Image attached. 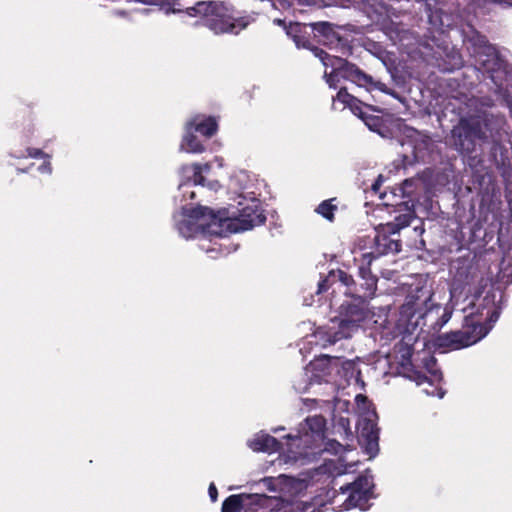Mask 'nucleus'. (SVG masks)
Segmentation results:
<instances>
[{
  "label": "nucleus",
  "instance_id": "obj_1",
  "mask_svg": "<svg viewBox=\"0 0 512 512\" xmlns=\"http://www.w3.org/2000/svg\"><path fill=\"white\" fill-rule=\"evenodd\" d=\"M434 293L425 286L416 287L405 298L399 310L398 325L405 332L412 333L418 327L421 331L439 332L451 319L453 309L448 305L444 308L432 301Z\"/></svg>",
  "mask_w": 512,
  "mask_h": 512
},
{
  "label": "nucleus",
  "instance_id": "obj_2",
  "mask_svg": "<svg viewBox=\"0 0 512 512\" xmlns=\"http://www.w3.org/2000/svg\"><path fill=\"white\" fill-rule=\"evenodd\" d=\"M190 17L204 18L207 26L215 34H239L254 21L248 15L235 16L229 8L220 1H198L193 6L185 8Z\"/></svg>",
  "mask_w": 512,
  "mask_h": 512
},
{
  "label": "nucleus",
  "instance_id": "obj_3",
  "mask_svg": "<svg viewBox=\"0 0 512 512\" xmlns=\"http://www.w3.org/2000/svg\"><path fill=\"white\" fill-rule=\"evenodd\" d=\"M190 217L195 220L208 219L210 224H219L224 226L227 223V227L231 232L245 231L264 224L266 216L261 208V205L257 201H253L251 204L244 206L239 210V215L235 218L229 216L227 209H221L214 211L213 209L206 206H198L191 210Z\"/></svg>",
  "mask_w": 512,
  "mask_h": 512
},
{
  "label": "nucleus",
  "instance_id": "obj_4",
  "mask_svg": "<svg viewBox=\"0 0 512 512\" xmlns=\"http://www.w3.org/2000/svg\"><path fill=\"white\" fill-rule=\"evenodd\" d=\"M329 64L331 71H325L324 78L330 88L336 89L340 80L343 79L363 87L367 91L379 90L392 96L395 95V92L388 88L385 83L374 80L371 75L365 73L356 64L349 62L347 59L338 57L333 60V63Z\"/></svg>",
  "mask_w": 512,
  "mask_h": 512
},
{
  "label": "nucleus",
  "instance_id": "obj_5",
  "mask_svg": "<svg viewBox=\"0 0 512 512\" xmlns=\"http://www.w3.org/2000/svg\"><path fill=\"white\" fill-rule=\"evenodd\" d=\"M350 296V300H346L340 305L338 316L333 320V322L338 321V328L336 330L330 328L327 333L330 344L350 338L369 315L368 301L357 295Z\"/></svg>",
  "mask_w": 512,
  "mask_h": 512
},
{
  "label": "nucleus",
  "instance_id": "obj_6",
  "mask_svg": "<svg viewBox=\"0 0 512 512\" xmlns=\"http://www.w3.org/2000/svg\"><path fill=\"white\" fill-rule=\"evenodd\" d=\"M489 331V325H482L475 320L473 315H465L461 329L438 335L435 344L439 348L460 350L476 344Z\"/></svg>",
  "mask_w": 512,
  "mask_h": 512
},
{
  "label": "nucleus",
  "instance_id": "obj_7",
  "mask_svg": "<svg viewBox=\"0 0 512 512\" xmlns=\"http://www.w3.org/2000/svg\"><path fill=\"white\" fill-rule=\"evenodd\" d=\"M463 43L475 57L485 56L487 59L481 61L482 68L493 74L500 70L503 65L497 48L491 44L486 35L480 33L474 26L468 25L462 30Z\"/></svg>",
  "mask_w": 512,
  "mask_h": 512
},
{
  "label": "nucleus",
  "instance_id": "obj_8",
  "mask_svg": "<svg viewBox=\"0 0 512 512\" xmlns=\"http://www.w3.org/2000/svg\"><path fill=\"white\" fill-rule=\"evenodd\" d=\"M498 296L501 298V294L494 288L488 289L484 294L478 293L463 311L467 312L466 315H473L482 325H489L491 330L500 315Z\"/></svg>",
  "mask_w": 512,
  "mask_h": 512
},
{
  "label": "nucleus",
  "instance_id": "obj_9",
  "mask_svg": "<svg viewBox=\"0 0 512 512\" xmlns=\"http://www.w3.org/2000/svg\"><path fill=\"white\" fill-rule=\"evenodd\" d=\"M374 484L372 479L365 475L358 476L352 483L342 485L339 489L342 494H347L343 503L344 509L360 508L366 510L368 502L373 496Z\"/></svg>",
  "mask_w": 512,
  "mask_h": 512
},
{
  "label": "nucleus",
  "instance_id": "obj_10",
  "mask_svg": "<svg viewBox=\"0 0 512 512\" xmlns=\"http://www.w3.org/2000/svg\"><path fill=\"white\" fill-rule=\"evenodd\" d=\"M337 28L336 25L326 21L311 23V32L319 44L349 56L352 54V46L348 37L340 35Z\"/></svg>",
  "mask_w": 512,
  "mask_h": 512
},
{
  "label": "nucleus",
  "instance_id": "obj_11",
  "mask_svg": "<svg viewBox=\"0 0 512 512\" xmlns=\"http://www.w3.org/2000/svg\"><path fill=\"white\" fill-rule=\"evenodd\" d=\"M372 262L373 256L371 254L361 255V265L358 268V276L361 282L353 287V295H357L366 301L372 299L377 290L378 278L371 272Z\"/></svg>",
  "mask_w": 512,
  "mask_h": 512
},
{
  "label": "nucleus",
  "instance_id": "obj_12",
  "mask_svg": "<svg viewBox=\"0 0 512 512\" xmlns=\"http://www.w3.org/2000/svg\"><path fill=\"white\" fill-rule=\"evenodd\" d=\"M480 129L466 120H461L451 131L452 143L456 150L462 154L474 151L476 140L480 137Z\"/></svg>",
  "mask_w": 512,
  "mask_h": 512
},
{
  "label": "nucleus",
  "instance_id": "obj_13",
  "mask_svg": "<svg viewBox=\"0 0 512 512\" xmlns=\"http://www.w3.org/2000/svg\"><path fill=\"white\" fill-rule=\"evenodd\" d=\"M394 235H398L395 230L389 226L381 225L376 230L374 237L373 251L367 252L373 256V261L381 256L398 253L401 250V241L397 238H393Z\"/></svg>",
  "mask_w": 512,
  "mask_h": 512
},
{
  "label": "nucleus",
  "instance_id": "obj_14",
  "mask_svg": "<svg viewBox=\"0 0 512 512\" xmlns=\"http://www.w3.org/2000/svg\"><path fill=\"white\" fill-rule=\"evenodd\" d=\"M244 512H274L281 510L283 499L266 494H247L244 493Z\"/></svg>",
  "mask_w": 512,
  "mask_h": 512
},
{
  "label": "nucleus",
  "instance_id": "obj_15",
  "mask_svg": "<svg viewBox=\"0 0 512 512\" xmlns=\"http://www.w3.org/2000/svg\"><path fill=\"white\" fill-rule=\"evenodd\" d=\"M399 353H401V360L398 365V373L405 378L416 382L421 385L428 380L425 373L417 369L412 363L413 348L410 345L399 344Z\"/></svg>",
  "mask_w": 512,
  "mask_h": 512
},
{
  "label": "nucleus",
  "instance_id": "obj_16",
  "mask_svg": "<svg viewBox=\"0 0 512 512\" xmlns=\"http://www.w3.org/2000/svg\"><path fill=\"white\" fill-rule=\"evenodd\" d=\"M480 205L490 208L500 203L501 189L494 177L486 173L479 180Z\"/></svg>",
  "mask_w": 512,
  "mask_h": 512
},
{
  "label": "nucleus",
  "instance_id": "obj_17",
  "mask_svg": "<svg viewBox=\"0 0 512 512\" xmlns=\"http://www.w3.org/2000/svg\"><path fill=\"white\" fill-rule=\"evenodd\" d=\"M360 442L370 456H375L379 451V428L371 419H364L360 430Z\"/></svg>",
  "mask_w": 512,
  "mask_h": 512
},
{
  "label": "nucleus",
  "instance_id": "obj_18",
  "mask_svg": "<svg viewBox=\"0 0 512 512\" xmlns=\"http://www.w3.org/2000/svg\"><path fill=\"white\" fill-rule=\"evenodd\" d=\"M286 33L292 38L298 48L302 47L305 49L310 48L311 40V24L303 23H290L286 27Z\"/></svg>",
  "mask_w": 512,
  "mask_h": 512
},
{
  "label": "nucleus",
  "instance_id": "obj_19",
  "mask_svg": "<svg viewBox=\"0 0 512 512\" xmlns=\"http://www.w3.org/2000/svg\"><path fill=\"white\" fill-rule=\"evenodd\" d=\"M463 62V57L457 48L445 46L438 66L442 71L452 72L460 69L463 66Z\"/></svg>",
  "mask_w": 512,
  "mask_h": 512
},
{
  "label": "nucleus",
  "instance_id": "obj_20",
  "mask_svg": "<svg viewBox=\"0 0 512 512\" xmlns=\"http://www.w3.org/2000/svg\"><path fill=\"white\" fill-rule=\"evenodd\" d=\"M187 127L207 138H211L218 131V123L213 116L204 117L203 119L200 116H196L187 123Z\"/></svg>",
  "mask_w": 512,
  "mask_h": 512
},
{
  "label": "nucleus",
  "instance_id": "obj_21",
  "mask_svg": "<svg viewBox=\"0 0 512 512\" xmlns=\"http://www.w3.org/2000/svg\"><path fill=\"white\" fill-rule=\"evenodd\" d=\"M250 448L258 452H277L282 447L279 440L269 434L257 435L249 444Z\"/></svg>",
  "mask_w": 512,
  "mask_h": 512
},
{
  "label": "nucleus",
  "instance_id": "obj_22",
  "mask_svg": "<svg viewBox=\"0 0 512 512\" xmlns=\"http://www.w3.org/2000/svg\"><path fill=\"white\" fill-rule=\"evenodd\" d=\"M202 165L193 163L191 165H184L181 167V173L188 180H191L194 185H204L205 178L202 175Z\"/></svg>",
  "mask_w": 512,
  "mask_h": 512
},
{
  "label": "nucleus",
  "instance_id": "obj_23",
  "mask_svg": "<svg viewBox=\"0 0 512 512\" xmlns=\"http://www.w3.org/2000/svg\"><path fill=\"white\" fill-rule=\"evenodd\" d=\"M332 99V107L334 110H344L347 107L349 108L352 103H355L357 98L350 94L346 87H341L336 96H333Z\"/></svg>",
  "mask_w": 512,
  "mask_h": 512
},
{
  "label": "nucleus",
  "instance_id": "obj_24",
  "mask_svg": "<svg viewBox=\"0 0 512 512\" xmlns=\"http://www.w3.org/2000/svg\"><path fill=\"white\" fill-rule=\"evenodd\" d=\"M244 493L228 496L222 503L221 512H244Z\"/></svg>",
  "mask_w": 512,
  "mask_h": 512
},
{
  "label": "nucleus",
  "instance_id": "obj_25",
  "mask_svg": "<svg viewBox=\"0 0 512 512\" xmlns=\"http://www.w3.org/2000/svg\"><path fill=\"white\" fill-rule=\"evenodd\" d=\"M363 122L371 131L377 132L383 137H385L389 132V129L381 116L368 114L367 116H364Z\"/></svg>",
  "mask_w": 512,
  "mask_h": 512
},
{
  "label": "nucleus",
  "instance_id": "obj_26",
  "mask_svg": "<svg viewBox=\"0 0 512 512\" xmlns=\"http://www.w3.org/2000/svg\"><path fill=\"white\" fill-rule=\"evenodd\" d=\"M187 133L183 138L182 147L189 153H202L205 150L204 145L198 140L197 136L193 134V129H188L186 126Z\"/></svg>",
  "mask_w": 512,
  "mask_h": 512
},
{
  "label": "nucleus",
  "instance_id": "obj_27",
  "mask_svg": "<svg viewBox=\"0 0 512 512\" xmlns=\"http://www.w3.org/2000/svg\"><path fill=\"white\" fill-rule=\"evenodd\" d=\"M336 198H331L322 201L317 208L315 209V212L319 215H321L323 218H325L329 222L335 221V212L338 210L337 205L333 204V201H335Z\"/></svg>",
  "mask_w": 512,
  "mask_h": 512
},
{
  "label": "nucleus",
  "instance_id": "obj_28",
  "mask_svg": "<svg viewBox=\"0 0 512 512\" xmlns=\"http://www.w3.org/2000/svg\"><path fill=\"white\" fill-rule=\"evenodd\" d=\"M331 277H334L335 281L337 280L347 287V290L345 291L346 295H353V287L357 286V282L354 280L352 275L348 274L344 270L338 269L336 271H331Z\"/></svg>",
  "mask_w": 512,
  "mask_h": 512
},
{
  "label": "nucleus",
  "instance_id": "obj_29",
  "mask_svg": "<svg viewBox=\"0 0 512 512\" xmlns=\"http://www.w3.org/2000/svg\"><path fill=\"white\" fill-rule=\"evenodd\" d=\"M308 428L315 434H321L324 431L326 420L323 416H312L306 419Z\"/></svg>",
  "mask_w": 512,
  "mask_h": 512
},
{
  "label": "nucleus",
  "instance_id": "obj_30",
  "mask_svg": "<svg viewBox=\"0 0 512 512\" xmlns=\"http://www.w3.org/2000/svg\"><path fill=\"white\" fill-rule=\"evenodd\" d=\"M433 142L431 137L424 134H418V138L415 140L414 150L415 154L423 153L425 151H430L432 148Z\"/></svg>",
  "mask_w": 512,
  "mask_h": 512
},
{
  "label": "nucleus",
  "instance_id": "obj_31",
  "mask_svg": "<svg viewBox=\"0 0 512 512\" xmlns=\"http://www.w3.org/2000/svg\"><path fill=\"white\" fill-rule=\"evenodd\" d=\"M412 216L410 214H400L395 217L393 222H389L386 225L391 229L395 230L399 234V231L405 227H408L411 223Z\"/></svg>",
  "mask_w": 512,
  "mask_h": 512
},
{
  "label": "nucleus",
  "instance_id": "obj_32",
  "mask_svg": "<svg viewBox=\"0 0 512 512\" xmlns=\"http://www.w3.org/2000/svg\"><path fill=\"white\" fill-rule=\"evenodd\" d=\"M349 109L355 116L359 117L362 121H363L364 116L368 115V113L365 112L364 109L373 110V111L376 110L372 105H367V104L363 103L361 100H359L358 98L356 99L355 103H352L351 106H349Z\"/></svg>",
  "mask_w": 512,
  "mask_h": 512
},
{
  "label": "nucleus",
  "instance_id": "obj_33",
  "mask_svg": "<svg viewBox=\"0 0 512 512\" xmlns=\"http://www.w3.org/2000/svg\"><path fill=\"white\" fill-rule=\"evenodd\" d=\"M11 155L18 159L27 158V157L40 159V158L48 157L47 154H45L43 150H41L39 148H32V147L26 148V150L24 152H22V151H20L19 153L14 152Z\"/></svg>",
  "mask_w": 512,
  "mask_h": 512
},
{
  "label": "nucleus",
  "instance_id": "obj_34",
  "mask_svg": "<svg viewBox=\"0 0 512 512\" xmlns=\"http://www.w3.org/2000/svg\"><path fill=\"white\" fill-rule=\"evenodd\" d=\"M309 50H311L313 52V54L318 57L324 66L326 67H330V64L328 63H333V60L334 59H337L339 56H331L329 55L326 51H324L323 49L317 47V46H314V45H310V48H308Z\"/></svg>",
  "mask_w": 512,
  "mask_h": 512
},
{
  "label": "nucleus",
  "instance_id": "obj_35",
  "mask_svg": "<svg viewBox=\"0 0 512 512\" xmlns=\"http://www.w3.org/2000/svg\"><path fill=\"white\" fill-rule=\"evenodd\" d=\"M324 450L334 455H338L341 454L345 449L344 446L337 440H328L325 444Z\"/></svg>",
  "mask_w": 512,
  "mask_h": 512
},
{
  "label": "nucleus",
  "instance_id": "obj_36",
  "mask_svg": "<svg viewBox=\"0 0 512 512\" xmlns=\"http://www.w3.org/2000/svg\"><path fill=\"white\" fill-rule=\"evenodd\" d=\"M334 282V277H331L330 272L327 277H325L319 282L317 293L320 294L326 292Z\"/></svg>",
  "mask_w": 512,
  "mask_h": 512
},
{
  "label": "nucleus",
  "instance_id": "obj_37",
  "mask_svg": "<svg viewBox=\"0 0 512 512\" xmlns=\"http://www.w3.org/2000/svg\"><path fill=\"white\" fill-rule=\"evenodd\" d=\"M178 230L184 237H190L193 232V224L190 221H181Z\"/></svg>",
  "mask_w": 512,
  "mask_h": 512
},
{
  "label": "nucleus",
  "instance_id": "obj_38",
  "mask_svg": "<svg viewBox=\"0 0 512 512\" xmlns=\"http://www.w3.org/2000/svg\"><path fill=\"white\" fill-rule=\"evenodd\" d=\"M208 493H209V496H210V499L212 502H215L217 501V498H218V490L215 486L214 483H211L209 485V488H208Z\"/></svg>",
  "mask_w": 512,
  "mask_h": 512
},
{
  "label": "nucleus",
  "instance_id": "obj_39",
  "mask_svg": "<svg viewBox=\"0 0 512 512\" xmlns=\"http://www.w3.org/2000/svg\"><path fill=\"white\" fill-rule=\"evenodd\" d=\"M381 183H382V176L380 175L378 177V179L374 182V184L372 185V189L375 191V192H378L379 189H380V186H381Z\"/></svg>",
  "mask_w": 512,
  "mask_h": 512
},
{
  "label": "nucleus",
  "instance_id": "obj_40",
  "mask_svg": "<svg viewBox=\"0 0 512 512\" xmlns=\"http://www.w3.org/2000/svg\"><path fill=\"white\" fill-rule=\"evenodd\" d=\"M173 11L180 12L182 9L180 8L179 0H173Z\"/></svg>",
  "mask_w": 512,
  "mask_h": 512
},
{
  "label": "nucleus",
  "instance_id": "obj_41",
  "mask_svg": "<svg viewBox=\"0 0 512 512\" xmlns=\"http://www.w3.org/2000/svg\"><path fill=\"white\" fill-rule=\"evenodd\" d=\"M275 23H277L278 25H281L283 26L285 29L288 25H286L285 21L284 20H281V19H276L275 20Z\"/></svg>",
  "mask_w": 512,
  "mask_h": 512
},
{
  "label": "nucleus",
  "instance_id": "obj_42",
  "mask_svg": "<svg viewBox=\"0 0 512 512\" xmlns=\"http://www.w3.org/2000/svg\"><path fill=\"white\" fill-rule=\"evenodd\" d=\"M403 185L404 186L411 185V180H408V179L404 180Z\"/></svg>",
  "mask_w": 512,
  "mask_h": 512
},
{
  "label": "nucleus",
  "instance_id": "obj_43",
  "mask_svg": "<svg viewBox=\"0 0 512 512\" xmlns=\"http://www.w3.org/2000/svg\"><path fill=\"white\" fill-rule=\"evenodd\" d=\"M300 4H309L308 0H298Z\"/></svg>",
  "mask_w": 512,
  "mask_h": 512
},
{
  "label": "nucleus",
  "instance_id": "obj_44",
  "mask_svg": "<svg viewBox=\"0 0 512 512\" xmlns=\"http://www.w3.org/2000/svg\"><path fill=\"white\" fill-rule=\"evenodd\" d=\"M360 398L366 399V397H365V396H363V395H361V394H359V395H357V396H356V400H359Z\"/></svg>",
  "mask_w": 512,
  "mask_h": 512
},
{
  "label": "nucleus",
  "instance_id": "obj_45",
  "mask_svg": "<svg viewBox=\"0 0 512 512\" xmlns=\"http://www.w3.org/2000/svg\"><path fill=\"white\" fill-rule=\"evenodd\" d=\"M323 358H325L327 361H329L331 359V357L328 355H324Z\"/></svg>",
  "mask_w": 512,
  "mask_h": 512
},
{
  "label": "nucleus",
  "instance_id": "obj_46",
  "mask_svg": "<svg viewBox=\"0 0 512 512\" xmlns=\"http://www.w3.org/2000/svg\"><path fill=\"white\" fill-rule=\"evenodd\" d=\"M140 2H143V3H148L150 0H139Z\"/></svg>",
  "mask_w": 512,
  "mask_h": 512
},
{
  "label": "nucleus",
  "instance_id": "obj_47",
  "mask_svg": "<svg viewBox=\"0 0 512 512\" xmlns=\"http://www.w3.org/2000/svg\"><path fill=\"white\" fill-rule=\"evenodd\" d=\"M204 168L208 170L210 168V166L208 164H205Z\"/></svg>",
  "mask_w": 512,
  "mask_h": 512
},
{
  "label": "nucleus",
  "instance_id": "obj_48",
  "mask_svg": "<svg viewBox=\"0 0 512 512\" xmlns=\"http://www.w3.org/2000/svg\"><path fill=\"white\" fill-rule=\"evenodd\" d=\"M419 154H421V157H424V154H422V153L415 154L416 157H419Z\"/></svg>",
  "mask_w": 512,
  "mask_h": 512
}]
</instances>
